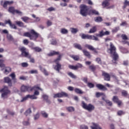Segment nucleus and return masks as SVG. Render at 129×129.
Segmentation results:
<instances>
[{
  "mask_svg": "<svg viewBox=\"0 0 129 129\" xmlns=\"http://www.w3.org/2000/svg\"><path fill=\"white\" fill-rule=\"evenodd\" d=\"M116 48L113 44L111 42L110 43V48L108 49L107 52L111 55H113V63L115 64L116 63V61H117V59H118V54L116 53Z\"/></svg>",
  "mask_w": 129,
  "mask_h": 129,
  "instance_id": "f257e3e1",
  "label": "nucleus"
},
{
  "mask_svg": "<svg viewBox=\"0 0 129 129\" xmlns=\"http://www.w3.org/2000/svg\"><path fill=\"white\" fill-rule=\"evenodd\" d=\"M24 36L25 37H28V38H30V40L36 41L38 37H39V34L36 32L35 30L32 29L30 31V32L25 33Z\"/></svg>",
  "mask_w": 129,
  "mask_h": 129,
  "instance_id": "f03ea898",
  "label": "nucleus"
},
{
  "mask_svg": "<svg viewBox=\"0 0 129 129\" xmlns=\"http://www.w3.org/2000/svg\"><path fill=\"white\" fill-rule=\"evenodd\" d=\"M81 9L80 10V14L83 17H86L88 15H89V7L85 5H81L80 6Z\"/></svg>",
  "mask_w": 129,
  "mask_h": 129,
  "instance_id": "7ed1b4c3",
  "label": "nucleus"
},
{
  "mask_svg": "<svg viewBox=\"0 0 129 129\" xmlns=\"http://www.w3.org/2000/svg\"><path fill=\"white\" fill-rule=\"evenodd\" d=\"M0 91L2 93V97L4 99H5V98H8V96L11 93V91L9 90V88H8V87H5Z\"/></svg>",
  "mask_w": 129,
  "mask_h": 129,
  "instance_id": "20e7f679",
  "label": "nucleus"
},
{
  "mask_svg": "<svg viewBox=\"0 0 129 129\" xmlns=\"http://www.w3.org/2000/svg\"><path fill=\"white\" fill-rule=\"evenodd\" d=\"M82 106L83 108L86 109V110H88V111H92L93 110H94V108H95L93 105L91 104L87 105L85 102H84V101L82 102Z\"/></svg>",
  "mask_w": 129,
  "mask_h": 129,
  "instance_id": "39448f33",
  "label": "nucleus"
},
{
  "mask_svg": "<svg viewBox=\"0 0 129 129\" xmlns=\"http://www.w3.org/2000/svg\"><path fill=\"white\" fill-rule=\"evenodd\" d=\"M110 0H104L102 3V7H103V8H106L107 10H111V9H113V8H114V5L110 6Z\"/></svg>",
  "mask_w": 129,
  "mask_h": 129,
  "instance_id": "423d86ee",
  "label": "nucleus"
},
{
  "mask_svg": "<svg viewBox=\"0 0 129 129\" xmlns=\"http://www.w3.org/2000/svg\"><path fill=\"white\" fill-rule=\"evenodd\" d=\"M20 50L21 52V54L23 57H26V58H31V55L29 53V52L27 51V48L25 47H22L20 48Z\"/></svg>",
  "mask_w": 129,
  "mask_h": 129,
  "instance_id": "0eeeda50",
  "label": "nucleus"
},
{
  "mask_svg": "<svg viewBox=\"0 0 129 129\" xmlns=\"http://www.w3.org/2000/svg\"><path fill=\"white\" fill-rule=\"evenodd\" d=\"M31 90H34V95L36 96H38L40 95V92L38 91V90H41V91H43V90L40 88V86L38 85L35 86L33 88L31 89Z\"/></svg>",
  "mask_w": 129,
  "mask_h": 129,
  "instance_id": "6e6552de",
  "label": "nucleus"
},
{
  "mask_svg": "<svg viewBox=\"0 0 129 129\" xmlns=\"http://www.w3.org/2000/svg\"><path fill=\"white\" fill-rule=\"evenodd\" d=\"M64 96L66 97L68 96V94L65 92L58 93L54 94L53 97L54 98H57L64 97Z\"/></svg>",
  "mask_w": 129,
  "mask_h": 129,
  "instance_id": "1a4fd4ad",
  "label": "nucleus"
},
{
  "mask_svg": "<svg viewBox=\"0 0 129 129\" xmlns=\"http://www.w3.org/2000/svg\"><path fill=\"white\" fill-rule=\"evenodd\" d=\"M14 4V1H5L4 2V1H1V4L2 6L4 7V8H7V7L10 5H12Z\"/></svg>",
  "mask_w": 129,
  "mask_h": 129,
  "instance_id": "9d476101",
  "label": "nucleus"
},
{
  "mask_svg": "<svg viewBox=\"0 0 129 129\" xmlns=\"http://www.w3.org/2000/svg\"><path fill=\"white\" fill-rule=\"evenodd\" d=\"M110 33L109 31H105L103 30H101L99 34H97L96 36L97 37H103V36H107V35H109Z\"/></svg>",
  "mask_w": 129,
  "mask_h": 129,
  "instance_id": "9b49d317",
  "label": "nucleus"
},
{
  "mask_svg": "<svg viewBox=\"0 0 129 129\" xmlns=\"http://www.w3.org/2000/svg\"><path fill=\"white\" fill-rule=\"evenodd\" d=\"M31 89H32L31 87L25 85H22L21 88V90L22 92H26V91H29V90H31Z\"/></svg>",
  "mask_w": 129,
  "mask_h": 129,
  "instance_id": "f8f14e48",
  "label": "nucleus"
},
{
  "mask_svg": "<svg viewBox=\"0 0 129 129\" xmlns=\"http://www.w3.org/2000/svg\"><path fill=\"white\" fill-rule=\"evenodd\" d=\"M87 39L88 40H94L95 41H99V39L98 37L94 35H89L88 34L87 35Z\"/></svg>",
  "mask_w": 129,
  "mask_h": 129,
  "instance_id": "ddd939ff",
  "label": "nucleus"
},
{
  "mask_svg": "<svg viewBox=\"0 0 129 129\" xmlns=\"http://www.w3.org/2000/svg\"><path fill=\"white\" fill-rule=\"evenodd\" d=\"M91 129H102V127L99 125L98 123H93L92 125L91 126Z\"/></svg>",
  "mask_w": 129,
  "mask_h": 129,
  "instance_id": "4468645a",
  "label": "nucleus"
},
{
  "mask_svg": "<svg viewBox=\"0 0 129 129\" xmlns=\"http://www.w3.org/2000/svg\"><path fill=\"white\" fill-rule=\"evenodd\" d=\"M112 100L114 102H116V103H117L118 105L119 106L121 104V101H119L118 100V98L116 96H114L113 97Z\"/></svg>",
  "mask_w": 129,
  "mask_h": 129,
  "instance_id": "2eb2a0df",
  "label": "nucleus"
},
{
  "mask_svg": "<svg viewBox=\"0 0 129 129\" xmlns=\"http://www.w3.org/2000/svg\"><path fill=\"white\" fill-rule=\"evenodd\" d=\"M102 75L104 77L105 80H106V81H110V76H109V74L105 72H103Z\"/></svg>",
  "mask_w": 129,
  "mask_h": 129,
  "instance_id": "dca6fc26",
  "label": "nucleus"
},
{
  "mask_svg": "<svg viewBox=\"0 0 129 129\" xmlns=\"http://www.w3.org/2000/svg\"><path fill=\"white\" fill-rule=\"evenodd\" d=\"M4 81L6 83H8L9 86H12V80L9 77L4 78Z\"/></svg>",
  "mask_w": 129,
  "mask_h": 129,
  "instance_id": "f3484780",
  "label": "nucleus"
},
{
  "mask_svg": "<svg viewBox=\"0 0 129 129\" xmlns=\"http://www.w3.org/2000/svg\"><path fill=\"white\" fill-rule=\"evenodd\" d=\"M96 87L98 88V89H100V90H103V91L107 90V88H106V87H105L104 86L101 84H97Z\"/></svg>",
  "mask_w": 129,
  "mask_h": 129,
  "instance_id": "a211bd4d",
  "label": "nucleus"
},
{
  "mask_svg": "<svg viewBox=\"0 0 129 129\" xmlns=\"http://www.w3.org/2000/svg\"><path fill=\"white\" fill-rule=\"evenodd\" d=\"M5 24H9L10 25V27L12 28V29H17V26L15 24H12V22H11V20L6 21Z\"/></svg>",
  "mask_w": 129,
  "mask_h": 129,
  "instance_id": "6ab92c4d",
  "label": "nucleus"
},
{
  "mask_svg": "<svg viewBox=\"0 0 129 129\" xmlns=\"http://www.w3.org/2000/svg\"><path fill=\"white\" fill-rule=\"evenodd\" d=\"M56 65L54 67V69L59 73V72H60V70H61V67L62 66L60 63H56Z\"/></svg>",
  "mask_w": 129,
  "mask_h": 129,
  "instance_id": "aec40b11",
  "label": "nucleus"
},
{
  "mask_svg": "<svg viewBox=\"0 0 129 129\" xmlns=\"http://www.w3.org/2000/svg\"><path fill=\"white\" fill-rule=\"evenodd\" d=\"M62 56H63L62 54H59L58 57L54 60L55 64H60L59 62H60V60L62 59Z\"/></svg>",
  "mask_w": 129,
  "mask_h": 129,
  "instance_id": "412c9836",
  "label": "nucleus"
},
{
  "mask_svg": "<svg viewBox=\"0 0 129 129\" xmlns=\"http://www.w3.org/2000/svg\"><path fill=\"white\" fill-rule=\"evenodd\" d=\"M97 31V27L96 26H94L91 28L89 31V34H93Z\"/></svg>",
  "mask_w": 129,
  "mask_h": 129,
  "instance_id": "4be33fe9",
  "label": "nucleus"
},
{
  "mask_svg": "<svg viewBox=\"0 0 129 129\" xmlns=\"http://www.w3.org/2000/svg\"><path fill=\"white\" fill-rule=\"evenodd\" d=\"M40 70L43 73H44V75L45 76H48L49 75V73H48V72H47V70H46L45 69L43 68L42 67L40 66L39 67Z\"/></svg>",
  "mask_w": 129,
  "mask_h": 129,
  "instance_id": "5701e85b",
  "label": "nucleus"
},
{
  "mask_svg": "<svg viewBox=\"0 0 129 129\" xmlns=\"http://www.w3.org/2000/svg\"><path fill=\"white\" fill-rule=\"evenodd\" d=\"M82 51L85 56L88 57V58H90L91 57V55H90V53L88 51L85 49H84Z\"/></svg>",
  "mask_w": 129,
  "mask_h": 129,
  "instance_id": "b1692460",
  "label": "nucleus"
},
{
  "mask_svg": "<svg viewBox=\"0 0 129 129\" xmlns=\"http://www.w3.org/2000/svg\"><path fill=\"white\" fill-rule=\"evenodd\" d=\"M58 54H59V52L51 51L47 54V55L51 56H54V55H58Z\"/></svg>",
  "mask_w": 129,
  "mask_h": 129,
  "instance_id": "393cba45",
  "label": "nucleus"
},
{
  "mask_svg": "<svg viewBox=\"0 0 129 129\" xmlns=\"http://www.w3.org/2000/svg\"><path fill=\"white\" fill-rule=\"evenodd\" d=\"M41 114L43 117H44L45 118H48V116H49V114L45 111H42Z\"/></svg>",
  "mask_w": 129,
  "mask_h": 129,
  "instance_id": "a878e982",
  "label": "nucleus"
},
{
  "mask_svg": "<svg viewBox=\"0 0 129 129\" xmlns=\"http://www.w3.org/2000/svg\"><path fill=\"white\" fill-rule=\"evenodd\" d=\"M67 110L69 112H73L75 110V109L73 106L67 107L66 108Z\"/></svg>",
  "mask_w": 129,
  "mask_h": 129,
  "instance_id": "bb28decb",
  "label": "nucleus"
},
{
  "mask_svg": "<svg viewBox=\"0 0 129 129\" xmlns=\"http://www.w3.org/2000/svg\"><path fill=\"white\" fill-rule=\"evenodd\" d=\"M30 113H32V110H31L30 108H29L24 112V115L26 116H28Z\"/></svg>",
  "mask_w": 129,
  "mask_h": 129,
  "instance_id": "cd10ccee",
  "label": "nucleus"
},
{
  "mask_svg": "<svg viewBox=\"0 0 129 129\" xmlns=\"http://www.w3.org/2000/svg\"><path fill=\"white\" fill-rule=\"evenodd\" d=\"M91 14H93V15H99L98 12L96 11L95 10H90L89 13V15H91Z\"/></svg>",
  "mask_w": 129,
  "mask_h": 129,
  "instance_id": "c85d7f7f",
  "label": "nucleus"
},
{
  "mask_svg": "<svg viewBox=\"0 0 129 129\" xmlns=\"http://www.w3.org/2000/svg\"><path fill=\"white\" fill-rule=\"evenodd\" d=\"M60 33L63 35L68 34V30L65 28H61L60 29Z\"/></svg>",
  "mask_w": 129,
  "mask_h": 129,
  "instance_id": "c756f323",
  "label": "nucleus"
},
{
  "mask_svg": "<svg viewBox=\"0 0 129 129\" xmlns=\"http://www.w3.org/2000/svg\"><path fill=\"white\" fill-rule=\"evenodd\" d=\"M30 98L29 95H27L26 96L23 97L22 100H21L20 102H24L25 101H26V100H28Z\"/></svg>",
  "mask_w": 129,
  "mask_h": 129,
  "instance_id": "7c9ffc66",
  "label": "nucleus"
},
{
  "mask_svg": "<svg viewBox=\"0 0 129 129\" xmlns=\"http://www.w3.org/2000/svg\"><path fill=\"white\" fill-rule=\"evenodd\" d=\"M70 57L75 61H78L79 60V56L78 55H70Z\"/></svg>",
  "mask_w": 129,
  "mask_h": 129,
  "instance_id": "2f4dec72",
  "label": "nucleus"
},
{
  "mask_svg": "<svg viewBox=\"0 0 129 129\" xmlns=\"http://www.w3.org/2000/svg\"><path fill=\"white\" fill-rule=\"evenodd\" d=\"M74 46L75 48H76V49H78L79 50H82V47L79 44L75 43L74 44Z\"/></svg>",
  "mask_w": 129,
  "mask_h": 129,
  "instance_id": "473e14b6",
  "label": "nucleus"
},
{
  "mask_svg": "<svg viewBox=\"0 0 129 129\" xmlns=\"http://www.w3.org/2000/svg\"><path fill=\"white\" fill-rule=\"evenodd\" d=\"M95 22L96 23H100L102 22V18L101 17H97L95 19Z\"/></svg>",
  "mask_w": 129,
  "mask_h": 129,
  "instance_id": "72a5a7b5",
  "label": "nucleus"
},
{
  "mask_svg": "<svg viewBox=\"0 0 129 129\" xmlns=\"http://www.w3.org/2000/svg\"><path fill=\"white\" fill-rule=\"evenodd\" d=\"M85 47L86 48H88V49H89V50H90L91 51H93V50H94V47H93V46H92V45L89 44H86L85 45Z\"/></svg>",
  "mask_w": 129,
  "mask_h": 129,
  "instance_id": "f704fd0d",
  "label": "nucleus"
},
{
  "mask_svg": "<svg viewBox=\"0 0 129 129\" xmlns=\"http://www.w3.org/2000/svg\"><path fill=\"white\" fill-rule=\"evenodd\" d=\"M15 23L16 24V25L19 26V27H24V23H23L21 21H16Z\"/></svg>",
  "mask_w": 129,
  "mask_h": 129,
  "instance_id": "c9c22d12",
  "label": "nucleus"
},
{
  "mask_svg": "<svg viewBox=\"0 0 129 129\" xmlns=\"http://www.w3.org/2000/svg\"><path fill=\"white\" fill-rule=\"evenodd\" d=\"M11 71H12L11 68L7 67V68H6L4 73H5V74H9V73H10V72H11Z\"/></svg>",
  "mask_w": 129,
  "mask_h": 129,
  "instance_id": "e433bc0d",
  "label": "nucleus"
},
{
  "mask_svg": "<svg viewBox=\"0 0 129 129\" xmlns=\"http://www.w3.org/2000/svg\"><path fill=\"white\" fill-rule=\"evenodd\" d=\"M29 120H30L29 118L28 119V120L23 121V124L24 125H30V121Z\"/></svg>",
  "mask_w": 129,
  "mask_h": 129,
  "instance_id": "4c0bfd02",
  "label": "nucleus"
},
{
  "mask_svg": "<svg viewBox=\"0 0 129 129\" xmlns=\"http://www.w3.org/2000/svg\"><path fill=\"white\" fill-rule=\"evenodd\" d=\"M71 31L72 34H76L78 32V29L77 28H71Z\"/></svg>",
  "mask_w": 129,
  "mask_h": 129,
  "instance_id": "58836bf2",
  "label": "nucleus"
},
{
  "mask_svg": "<svg viewBox=\"0 0 129 129\" xmlns=\"http://www.w3.org/2000/svg\"><path fill=\"white\" fill-rule=\"evenodd\" d=\"M29 74H38V71L37 70H33L28 72Z\"/></svg>",
  "mask_w": 129,
  "mask_h": 129,
  "instance_id": "ea45409f",
  "label": "nucleus"
},
{
  "mask_svg": "<svg viewBox=\"0 0 129 129\" xmlns=\"http://www.w3.org/2000/svg\"><path fill=\"white\" fill-rule=\"evenodd\" d=\"M9 12L10 13H12V14H15V13H16V10H15V8L14 7H10L9 9Z\"/></svg>",
  "mask_w": 129,
  "mask_h": 129,
  "instance_id": "a19ab883",
  "label": "nucleus"
},
{
  "mask_svg": "<svg viewBox=\"0 0 129 129\" xmlns=\"http://www.w3.org/2000/svg\"><path fill=\"white\" fill-rule=\"evenodd\" d=\"M42 97L44 98V99H45V100H46V102H47V103H51L50 100H48V96H47L46 95H43L42 96Z\"/></svg>",
  "mask_w": 129,
  "mask_h": 129,
  "instance_id": "79ce46f5",
  "label": "nucleus"
},
{
  "mask_svg": "<svg viewBox=\"0 0 129 129\" xmlns=\"http://www.w3.org/2000/svg\"><path fill=\"white\" fill-rule=\"evenodd\" d=\"M102 99L103 100H105L107 104H108V105H110V106H111V105H112V102H111V101H109V100H105L104 98H102Z\"/></svg>",
  "mask_w": 129,
  "mask_h": 129,
  "instance_id": "37998d69",
  "label": "nucleus"
},
{
  "mask_svg": "<svg viewBox=\"0 0 129 129\" xmlns=\"http://www.w3.org/2000/svg\"><path fill=\"white\" fill-rule=\"evenodd\" d=\"M7 39L9 40V41H14V38H13V36H12V35L9 34H7Z\"/></svg>",
  "mask_w": 129,
  "mask_h": 129,
  "instance_id": "c03bdc74",
  "label": "nucleus"
},
{
  "mask_svg": "<svg viewBox=\"0 0 129 129\" xmlns=\"http://www.w3.org/2000/svg\"><path fill=\"white\" fill-rule=\"evenodd\" d=\"M75 92H76V93H78L79 94H83V92L81 90H80L78 88L75 89Z\"/></svg>",
  "mask_w": 129,
  "mask_h": 129,
  "instance_id": "a18cd8bd",
  "label": "nucleus"
},
{
  "mask_svg": "<svg viewBox=\"0 0 129 129\" xmlns=\"http://www.w3.org/2000/svg\"><path fill=\"white\" fill-rule=\"evenodd\" d=\"M32 49L35 50L36 52H42V49L39 47H33Z\"/></svg>",
  "mask_w": 129,
  "mask_h": 129,
  "instance_id": "49530a36",
  "label": "nucleus"
},
{
  "mask_svg": "<svg viewBox=\"0 0 129 129\" xmlns=\"http://www.w3.org/2000/svg\"><path fill=\"white\" fill-rule=\"evenodd\" d=\"M120 49H121V51H122V53H123V54H125V53L128 52L127 50H126V49H125L124 47H122V46H120Z\"/></svg>",
  "mask_w": 129,
  "mask_h": 129,
  "instance_id": "de8ad7c7",
  "label": "nucleus"
},
{
  "mask_svg": "<svg viewBox=\"0 0 129 129\" xmlns=\"http://www.w3.org/2000/svg\"><path fill=\"white\" fill-rule=\"evenodd\" d=\"M21 20L25 23H27V21L29 20V17L24 16L21 18Z\"/></svg>",
  "mask_w": 129,
  "mask_h": 129,
  "instance_id": "09e8293b",
  "label": "nucleus"
},
{
  "mask_svg": "<svg viewBox=\"0 0 129 129\" xmlns=\"http://www.w3.org/2000/svg\"><path fill=\"white\" fill-rule=\"evenodd\" d=\"M4 61L5 60L4 59H0V67H1V68H3V67H5V64L3 63Z\"/></svg>",
  "mask_w": 129,
  "mask_h": 129,
  "instance_id": "8fccbe9b",
  "label": "nucleus"
},
{
  "mask_svg": "<svg viewBox=\"0 0 129 129\" xmlns=\"http://www.w3.org/2000/svg\"><path fill=\"white\" fill-rule=\"evenodd\" d=\"M68 75H69V76L71 77V78H76V76L75 75H74V74H73V73H72L71 72L68 73Z\"/></svg>",
  "mask_w": 129,
  "mask_h": 129,
  "instance_id": "3c124183",
  "label": "nucleus"
},
{
  "mask_svg": "<svg viewBox=\"0 0 129 129\" xmlns=\"http://www.w3.org/2000/svg\"><path fill=\"white\" fill-rule=\"evenodd\" d=\"M29 95L30 99H37V98H38V97H37L35 95Z\"/></svg>",
  "mask_w": 129,
  "mask_h": 129,
  "instance_id": "603ef678",
  "label": "nucleus"
},
{
  "mask_svg": "<svg viewBox=\"0 0 129 129\" xmlns=\"http://www.w3.org/2000/svg\"><path fill=\"white\" fill-rule=\"evenodd\" d=\"M69 67L70 69H72V70H77V68L76 66H74L70 65L69 66Z\"/></svg>",
  "mask_w": 129,
  "mask_h": 129,
  "instance_id": "864d4df0",
  "label": "nucleus"
},
{
  "mask_svg": "<svg viewBox=\"0 0 129 129\" xmlns=\"http://www.w3.org/2000/svg\"><path fill=\"white\" fill-rule=\"evenodd\" d=\"M87 85L89 88H93L94 87V84L91 83H88Z\"/></svg>",
  "mask_w": 129,
  "mask_h": 129,
  "instance_id": "5fc2aeb1",
  "label": "nucleus"
},
{
  "mask_svg": "<svg viewBox=\"0 0 129 129\" xmlns=\"http://www.w3.org/2000/svg\"><path fill=\"white\" fill-rule=\"evenodd\" d=\"M39 117H40V114L39 113H37L36 114L34 115V120H37V119H38Z\"/></svg>",
  "mask_w": 129,
  "mask_h": 129,
  "instance_id": "6e6d98bb",
  "label": "nucleus"
},
{
  "mask_svg": "<svg viewBox=\"0 0 129 129\" xmlns=\"http://www.w3.org/2000/svg\"><path fill=\"white\" fill-rule=\"evenodd\" d=\"M15 13H16V14L18 15H19V16H23V12L20 10H16Z\"/></svg>",
  "mask_w": 129,
  "mask_h": 129,
  "instance_id": "4d7b16f0",
  "label": "nucleus"
},
{
  "mask_svg": "<svg viewBox=\"0 0 129 129\" xmlns=\"http://www.w3.org/2000/svg\"><path fill=\"white\" fill-rule=\"evenodd\" d=\"M101 95H104V94H103L102 93H99V92H97L96 93V97H100V96H101Z\"/></svg>",
  "mask_w": 129,
  "mask_h": 129,
  "instance_id": "13d9d810",
  "label": "nucleus"
},
{
  "mask_svg": "<svg viewBox=\"0 0 129 129\" xmlns=\"http://www.w3.org/2000/svg\"><path fill=\"white\" fill-rule=\"evenodd\" d=\"M121 38L123 40H127L128 39L127 38V36H126V35L125 34H122Z\"/></svg>",
  "mask_w": 129,
  "mask_h": 129,
  "instance_id": "bf43d9fd",
  "label": "nucleus"
},
{
  "mask_svg": "<svg viewBox=\"0 0 129 129\" xmlns=\"http://www.w3.org/2000/svg\"><path fill=\"white\" fill-rule=\"evenodd\" d=\"M21 66L22 67H28V66H29V64L27 62H23L21 63Z\"/></svg>",
  "mask_w": 129,
  "mask_h": 129,
  "instance_id": "052dcab7",
  "label": "nucleus"
},
{
  "mask_svg": "<svg viewBox=\"0 0 129 129\" xmlns=\"http://www.w3.org/2000/svg\"><path fill=\"white\" fill-rule=\"evenodd\" d=\"M82 39H87V34H83L82 35H80Z\"/></svg>",
  "mask_w": 129,
  "mask_h": 129,
  "instance_id": "680f3d73",
  "label": "nucleus"
},
{
  "mask_svg": "<svg viewBox=\"0 0 129 129\" xmlns=\"http://www.w3.org/2000/svg\"><path fill=\"white\" fill-rule=\"evenodd\" d=\"M96 61L97 62L98 64H101V59L99 57L96 58Z\"/></svg>",
  "mask_w": 129,
  "mask_h": 129,
  "instance_id": "e2e57ef3",
  "label": "nucleus"
},
{
  "mask_svg": "<svg viewBox=\"0 0 129 129\" xmlns=\"http://www.w3.org/2000/svg\"><path fill=\"white\" fill-rule=\"evenodd\" d=\"M51 45H56L57 44V41H56V39H52L51 41Z\"/></svg>",
  "mask_w": 129,
  "mask_h": 129,
  "instance_id": "0e129e2a",
  "label": "nucleus"
},
{
  "mask_svg": "<svg viewBox=\"0 0 129 129\" xmlns=\"http://www.w3.org/2000/svg\"><path fill=\"white\" fill-rule=\"evenodd\" d=\"M118 30H119V27H117L115 28L114 29L112 30V32L113 33H116V32H117V31H118Z\"/></svg>",
  "mask_w": 129,
  "mask_h": 129,
  "instance_id": "69168bd1",
  "label": "nucleus"
},
{
  "mask_svg": "<svg viewBox=\"0 0 129 129\" xmlns=\"http://www.w3.org/2000/svg\"><path fill=\"white\" fill-rule=\"evenodd\" d=\"M124 114V112H123V111H121V110H119V111H118L117 112V115H121L122 114Z\"/></svg>",
  "mask_w": 129,
  "mask_h": 129,
  "instance_id": "338daca9",
  "label": "nucleus"
},
{
  "mask_svg": "<svg viewBox=\"0 0 129 129\" xmlns=\"http://www.w3.org/2000/svg\"><path fill=\"white\" fill-rule=\"evenodd\" d=\"M81 129H88V127L85 125H82L80 127Z\"/></svg>",
  "mask_w": 129,
  "mask_h": 129,
  "instance_id": "774afa93",
  "label": "nucleus"
}]
</instances>
